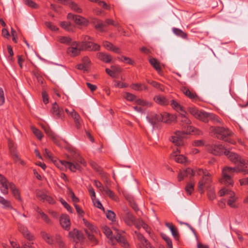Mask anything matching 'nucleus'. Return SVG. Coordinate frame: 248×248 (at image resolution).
<instances>
[{
    "mask_svg": "<svg viewBox=\"0 0 248 248\" xmlns=\"http://www.w3.org/2000/svg\"><path fill=\"white\" fill-rule=\"evenodd\" d=\"M124 97L129 101H133L136 99V96L129 93H126L124 94Z\"/></svg>",
    "mask_w": 248,
    "mask_h": 248,
    "instance_id": "nucleus-58",
    "label": "nucleus"
},
{
    "mask_svg": "<svg viewBox=\"0 0 248 248\" xmlns=\"http://www.w3.org/2000/svg\"><path fill=\"white\" fill-rule=\"evenodd\" d=\"M115 239L117 242L122 244L125 248H129V245L124 237L118 234L115 236Z\"/></svg>",
    "mask_w": 248,
    "mask_h": 248,
    "instance_id": "nucleus-36",
    "label": "nucleus"
},
{
    "mask_svg": "<svg viewBox=\"0 0 248 248\" xmlns=\"http://www.w3.org/2000/svg\"><path fill=\"white\" fill-rule=\"evenodd\" d=\"M47 195V193L44 191L39 190L36 192L37 197L39 198L40 200H41L44 202H45V200Z\"/></svg>",
    "mask_w": 248,
    "mask_h": 248,
    "instance_id": "nucleus-47",
    "label": "nucleus"
},
{
    "mask_svg": "<svg viewBox=\"0 0 248 248\" xmlns=\"http://www.w3.org/2000/svg\"><path fill=\"white\" fill-rule=\"evenodd\" d=\"M0 203L1 204L3 208L12 209L13 207L12 206L10 201L4 199L3 197L0 196Z\"/></svg>",
    "mask_w": 248,
    "mask_h": 248,
    "instance_id": "nucleus-38",
    "label": "nucleus"
},
{
    "mask_svg": "<svg viewBox=\"0 0 248 248\" xmlns=\"http://www.w3.org/2000/svg\"><path fill=\"white\" fill-rule=\"evenodd\" d=\"M197 175H202L198 184V190L200 193L202 194L204 192V189L208 187L212 182L211 175L207 170L201 169H198L197 170Z\"/></svg>",
    "mask_w": 248,
    "mask_h": 248,
    "instance_id": "nucleus-4",
    "label": "nucleus"
},
{
    "mask_svg": "<svg viewBox=\"0 0 248 248\" xmlns=\"http://www.w3.org/2000/svg\"><path fill=\"white\" fill-rule=\"evenodd\" d=\"M105 27H107V25H106V24L104 23V22H102L101 21H98L95 25V29L99 30L101 31H102V29Z\"/></svg>",
    "mask_w": 248,
    "mask_h": 248,
    "instance_id": "nucleus-59",
    "label": "nucleus"
},
{
    "mask_svg": "<svg viewBox=\"0 0 248 248\" xmlns=\"http://www.w3.org/2000/svg\"><path fill=\"white\" fill-rule=\"evenodd\" d=\"M31 128L32 132L36 136V137L38 139L41 140L43 137V134L41 132V131L33 126H32Z\"/></svg>",
    "mask_w": 248,
    "mask_h": 248,
    "instance_id": "nucleus-55",
    "label": "nucleus"
},
{
    "mask_svg": "<svg viewBox=\"0 0 248 248\" xmlns=\"http://www.w3.org/2000/svg\"><path fill=\"white\" fill-rule=\"evenodd\" d=\"M9 148L14 162L16 163H19L24 166L25 165V162L19 157L17 153L16 148L11 141L9 142Z\"/></svg>",
    "mask_w": 248,
    "mask_h": 248,
    "instance_id": "nucleus-12",
    "label": "nucleus"
},
{
    "mask_svg": "<svg viewBox=\"0 0 248 248\" xmlns=\"http://www.w3.org/2000/svg\"><path fill=\"white\" fill-rule=\"evenodd\" d=\"M137 237L141 243L139 245V248H148L149 245L148 242L143 235L139 233L138 234Z\"/></svg>",
    "mask_w": 248,
    "mask_h": 248,
    "instance_id": "nucleus-32",
    "label": "nucleus"
},
{
    "mask_svg": "<svg viewBox=\"0 0 248 248\" xmlns=\"http://www.w3.org/2000/svg\"><path fill=\"white\" fill-rule=\"evenodd\" d=\"M81 45L82 50L98 51L100 48V46L99 45L92 41L85 44H81Z\"/></svg>",
    "mask_w": 248,
    "mask_h": 248,
    "instance_id": "nucleus-16",
    "label": "nucleus"
},
{
    "mask_svg": "<svg viewBox=\"0 0 248 248\" xmlns=\"http://www.w3.org/2000/svg\"><path fill=\"white\" fill-rule=\"evenodd\" d=\"M10 244L13 248H33L31 242H28L27 243L25 244L21 247H20L19 245L17 244L16 242L14 241H10Z\"/></svg>",
    "mask_w": 248,
    "mask_h": 248,
    "instance_id": "nucleus-40",
    "label": "nucleus"
},
{
    "mask_svg": "<svg viewBox=\"0 0 248 248\" xmlns=\"http://www.w3.org/2000/svg\"><path fill=\"white\" fill-rule=\"evenodd\" d=\"M209 131L210 134L215 136L218 139L224 140L232 144L234 143L230 139L232 133L228 128L211 126L209 128Z\"/></svg>",
    "mask_w": 248,
    "mask_h": 248,
    "instance_id": "nucleus-3",
    "label": "nucleus"
},
{
    "mask_svg": "<svg viewBox=\"0 0 248 248\" xmlns=\"http://www.w3.org/2000/svg\"><path fill=\"white\" fill-rule=\"evenodd\" d=\"M136 103L139 105L146 106L147 107H150L152 105L151 102L140 99L136 100Z\"/></svg>",
    "mask_w": 248,
    "mask_h": 248,
    "instance_id": "nucleus-50",
    "label": "nucleus"
},
{
    "mask_svg": "<svg viewBox=\"0 0 248 248\" xmlns=\"http://www.w3.org/2000/svg\"><path fill=\"white\" fill-rule=\"evenodd\" d=\"M51 112L55 118L62 119L64 117V111L62 108H60L56 103L53 104Z\"/></svg>",
    "mask_w": 248,
    "mask_h": 248,
    "instance_id": "nucleus-14",
    "label": "nucleus"
},
{
    "mask_svg": "<svg viewBox=\"0 0 248 248\" xmlns=\"http://www.w3.org/2000/svg\"><path fill=\"white\" fill-rule=\"evenodd\" d=\"M103 232L105 234L106 236L110 239H112V232L111 229L107 227L104 226L102 228Z\"/></svg>",
    "mask_w": 248,
    "mask_h": 248,
    "instance_id": "nucleus-51",
    "label": "nucleus"
},
{
    "mask_svg": "<svg viewBox=\"0 0 248 248\" xmlns=\"http://www.w3.org/2000/svg\"><path fill=\"white\" fill-rule=\"evenodd\" d=\"M166 226L170 229L172 235L174 237L177 239L179 237V233L177 229L174 227V226L172 223L168 222L166 223Z\"/></svg>",
    "mask_w": 248,
    "mask_h": 248,
    "instance_id": "nucleus-34",
    "label": "nucleus"
},
{
    "mask_svg": "<svg viewBox=\"0 0 248 248\" xmlns=\"http://www.w3.org/2000/svg\"><path fill=\"white\" fill-rule=\"evenodd\" d=\"M186 115V112L185 110H183L182 112H180V115L179 116V118L184 123V130L187 129L188 127H193L190 125V121L188 119Z\"/></svg>",
    "mask_w": 248,
    "mask_h": 248,
    "instance_id": "nucleus-21",
    "label": "nucleus"
},
{
    "mask_svg": "<svg viewBox=\"0 0 248 248\" xmlns=\"http://www.w3.org/2000/svg\"><path fill=\"white\" fill-rule=\"evenodd\" d=\"M209 120L213 122L214 124H222L221 119L218 116L212 113H209L208 121Z\"/></svg>",
    "mask_w": 248,
    "mask_h": 248,
    "instance_id": "nucleus-43",
    "label": "nucleus"
},
{
    "mask_svg": "<svg viewBox=\"0 0 248 248\" xmlns=\"http://www.w3.org/2000/svg\"><path fill=\"white\" fill-rule=\"evenodd\" d=\"M208 151L215 155H221L227 150L226 148L220 143L209 144L207 146Z\"/></svg>",
    "mask_w": 248,
    "mask_h": 248,
    "instance_id": "nucleus-8",
    "label": "nucleus"
},
{
    "mask_svg": "<svg viewBox=\"0 0 248 248\" xmlns=\"http://www.w3.org/2000/svg\"><path fill=\"white\" fill-rule=\"evenodd\" d=\"M94 184L102 192H103L105 189H106V187H104L101 183L98 180H94Z\"/></svg>",
    "mask_w": 248,
    "mask_h": 248,
    "instance_id": "nucleus-61",
    "label": "nucleus"
},
{
    "mask_svg": "<svg viewBox=\"0 0 248 248\" xmlns=\"http://www.w3.org/2000/svg\"><path fill=\"white\" fill-rule=\"evenodd\" d=\"M154 100L157 104L162 106H166L169 103L168 99L163 95H156L154 97Z\"/></svg>",
    "mask_w": 248,
    "mask_h": 248,
    "instance_id": "nucleus-30",
    "label": "nucleus"
},
{
    "mask_svg": "<svg viewBox=\"0 0 248 248\" xmlns=\"http://www.w3.org/2000/svg\"><path fill=\"white\" fill-rule=\"evenodd\" d=\"M18 229L27 239L29 240H33V236L31 234L26 227L19 224L18 225Z\"/></svg>",
    "mask_w": 248,
    "mask_h": 248,
    "instance_id": "nucleus-27",
    "label": "nucleus"
},
{
    "mask_svg": "<svg viewBox=\"0 0 248 248\" xmlns=\"http://www.w3.org/2000/svg\"><path fill=\"white\" fill-rule=\"evenodd\" d=\"M57 243L59 248H64L65 244L62 240V237L59 234H56L55 236V243Z\"/></svg>",
    "mask_w": 248,
    "mask_h": 248,
    "instance_id": "nucleus-46",
    "label": "nucleus"
},
{
    "mask_svg": "<svg viewBox=\"0 0 248 248\" xmlns=\"http://www.w3.org/2000/svg\"><path fill=\"white\" fill-rule=\"evenodd\" d=\"M170 105L172 108H173L177 111H180V112H181L183 111V110H184L183 107L176 101L174 100H172L170 101Z\"/></svg>",
    "mask_w": 248,
    "mask_h": 248,
    "instance_id": "nucleus-41",
    "label": "nucleus"
},
{
    "mask_svg": "<svg viewBox=\"0 0 248 248\" xmlns=\"http://www.w3.org/2000/svg\"><path fill=\"white\" fill-rule=\"evenodd\" d=\"M103 192L112 200L115 201H117L118 200V198L115 194L108 187H106V189H105Z\"/></svg>",
    "mask_w": 248,
    "mask_h": 248,
    "instance_id": "nucleus-37",
    "label": "nucleus"
},
{
    "mask_svg": "<svg viewBox=\"0 0 248 248\" xmlns=\"http://www.w3.org/2000/svg\"><path fill=\"white\" fill-rule=\"evenodd\" d=\"M162 118H161V122L167 123L170 124L172 122L174 121L176 119V117L174 115H170L169 113L164 112L161 114Z\"/></svg>",
    "mask_w": 248,
    "mask_h": 248,
    "instance_id": "nucleus-26",
    "label": "nucleus"
},
{
    "mask_svg": "<svg viewBox=\"0 0 248 248\" xmlns=\"http://www.w3.org/2000/svg\"><path fill=\"white\" fill-rule=\"evenodd\" d=\"M9 186L15 198L18 201H21L19 191L16 185L13 183L10 182V183L9 184Z\"/></svg>",
    "mask_w": 248,
    "mask_h": 248,
    "instance_id": "nucleus-28",
    "label": "nucleus"
},
{
    "mask_svg": "<svg viewBox=\"0 0 248 248\" xmlns=\"http://www.w3.org/2000/svg\"><path fill=\"white\" fill-rule=\"evenodd\" d=\"M69 160L70 161H71L72 162L77 163L80 167V166L78 164V163H80L84 166L86 165V162L85 160L79 155H75L73 158L69 159Z\"/></svg>",
    "mask_w": 248,
    "mask_h": 248,
    "instance_id": "nucleus-31",
    "label": "nucleus"
},
{
    "mask_svg": "<svg viewBox=\"0 0 248 248\" xmlns=\"http://www.w3.org/2000/svg\"><path fill=\"white\" fill-rule=\"evenodd\" d=\"M147 81L148 83L150 84L152 86L155 88L156 89H157L161 91H164L163 86L160 83L155 81H150L149 80H147Z\"/></svg>",
    "mask_w": 248,
    "mask_h": 248,
    "instance_id": "nucleus-48",
    "label": "nucleus"
},
{
    "mask_svg": "<svg viewBox=\"0 0 248 248\" xmlns=\"http://www.w3.org/2000/svg\"><path fill=\"white\" fill-rule=\"evenodd\" d=\"M162 238L166 242L169 248H172V244L171 240L167 235L164 234L162 235Z\"/></svg>",
    "mask_w": 248,
    "mask_h": 248,
    "instance_id": "nucleus-62",
    "label": "nucleus"
},
{
    "mask_svg": "<svg viewBox=\"0 0 248 248\" xmlns=\"http://www.w3.org/2000/svg\"><path fill=\"white\" fill-rule=\"evenodd\" d=\"M219 194L221 197L225 195H228L229 199L227 202L228 205L232 208H235L236 207L234 204V202L236 201V198L234 196V193L233 191L229 189L224 188L219 191Z\"/></svg>",
    "mask_w": 248,
    "mask_h": 248,
    "instance_id": "nucleus-9",
    "label": "nucleus"
},
{
    "mask_svg": "<svg viewBox=\"0 0 248 248\" xmlns=\"http://www.w3.org/2000/svg\"><path fill=\"white\" fill-rule=\"evenodd\" d=\"M198 170V169H196L194 170L190 168H188L185 170V173H186V175L188 177H191L197 174V170Z\"/></svg>",
    "mask_w": 248,
    "mask_h": 248,
    "instance_id": "nucleus-53",
    "label": "nucleus"
},
{
    "mask_svg": "<svg viewBox=\"0 0 248 248\" xmlns=\"http://www.w3.org/2000/svg\"><path fill=\"white\" fill-rule=\"evenodd\" d=\"M172 31L176 35L184 39L187 38V34L178 28H173L172 29Z\"/></svg>",
    "mask_w": 248,
    "mask_h": 248,
    "instance_id": "nucleus-39",
    "label": "nucleus"
},
{
    "mask_svg": "<svg viewBox=\"0 0 248 248\" xmlns=\"http://www.w3.org/2000/svg\"><path fill=\"white\" fill-rule=\"evenodd\" d=\"M82 50L81 45L79 46L78 42L73 41L67 48V53L72 57H75L78 55Z\"/></svg>",
    "mask_w": 248,
    "mask_h": 248,
    "instance_id": "nucleus-10",
    "label": "nucleus"
},
{
    "mask_svg": "<svg viewBox=\"0 0 248 248\" xmlns=\"http://www.w3.org/2000/svg\"><path fill=\"white\" fill-rule=\"evenodd\" d=\"M96 56L99 60L105 63H109L112 60V56L110 55L103 52L97 53Z\"/></svg>",
    "mask_w": 248,
    "mask_h": 248,
    "instance_id": "nucleus-25",
    "label": "nucleus"
},
{
    "mask_svg": "<svg viewBox=\"0 0 248 248\" xmlns=\"http://www.w3.org/2000/svg\"><path fill=\"white\" fill-rule=\"evenodd\" d=\"M181 91L187 97L191 99H195L198 97L197 94L195 92H192L189 89L186 87L183 86L181 88Z\"/></svg>",
    "mask_w": 248,
    "mask_h": 248,
    "instance_id": "nucleus-29",
    "label": "nucleus"
},
{
    "mask_svg": "<svg viewBox=\"0 0 248 248\" xmlns=\"http://www.w3.org/2000/svg\"><path fill=\"white\" fill-rule=\"evenodd\" d=\"M71 116L73 118L75 126L78 129H80L81 128V122L82 120L79 114L74 109H72V112H71Z\"/></svg>",
    "mask_w": 248,
    "mask_h": 248,
    "instance_id": "nucleus-23",
    "label": "nucleus"
},
{
    "mask_svg": "<svg viewBox=\"0 0 248 248\" xmlns=\"http://www.w3.org/2000/svg\"><path fill=\"white\" fill-rule=\"evenodd\" d=\"M106 216L108 219L112 221H113L115 219V214L114 212L111 210L108 211V212L106 214Z\"/></svg>",
    "mask_w": 248,
    "mask_h": 248,
    "instance_id": "nucleus-60",
    "label": "nucleus"
},
{
    "mask_svg": "<svg viewBox=\"0 0 248 248\" xmlns=\"http://www.w3.org/2000/svg\"><path fill=\"white\" fill-rule=\"evenodd\" d=\"M68 19H73L75 22L80 25H87L88 24L87 20L84 17L78 16L75 15L71 13H69L67 15Z\"/></svg>",
    "mask_w": 248,
    "mask_h": 248,
    "instance_id": "nucleus-13",
    "label": "nucleus"
},
{
    "mask_svg": "<svg viewBox=\"0 0 248 248\" xmlns=\"http://www.w3.org/2000/svg\"><path fill=\"white\" fill-rule=\"evenodd\" d=\"M40 212V216L42 219L47 224H51L52 221L48 217L47 215L44 213L42 211H39Z\"/></svg>",
    "mask_w": 248,
    "mask_h": 248,
    "instance_id": "nucleus-57",
    "label": "nucleus"
},
{
    "mask_svg": "<svg viewBox=\"0 0 248 248\" xmlns=\"http://www.w3.org/2000/svg\"><path fill=\"white\" fill-rule=\"evenodd\" d=\"M85 232H86V234L88 235V239L94 244L96 245L98 243V241L96 239V238L95 237L94 235L93 234V233H90L88 231H87L86 229L85 230Z\"/></svg>",
    "mask_w": 248,
    "mask_h": 248,
    "instance_id": "nucleus-54",
    "label": "nucleus"
},
{
    "mask_svg": "<svg viewBox=\"0 0 248 248\" xmlns=\"http://www.w3.org/2000/svg\"><path fill=\"white\" fill-rule=\"evenodd\" d=\"M121 216L124 222L129 226L133 225L135 222V217L127 208L123 209V213Z\"/></svg>",
    "mask_w": 248,
    "mask_h": 248,
    "instance_id": "nucleus-11",
    "label": "nucleus"
},
{
    "mask_svg": "<svg viewBox=\"0 0 248 248\" xmlns=\"http://www.w3.org/2000/svg\"><path fill=\"white\" fill-rule=\"evenodd\" d=\"M131 88L136 91H141L142 90H147V87L144 84L141 83H133L131 85Z\"/></svg>",
    "mask_w": 248,
    "mask_h": 248,
    "instance_id": "nucleus-35",
    "label": "nucleus"
},
{
    "mask_svg": "<svg viewBox=\"0 0 248 248\" xmlns=\"http://www.w3.org/2000/svg\"><path fill=\"white\" fill-rule=\"evenodd\" d=\"M9 183L5 177L0 174V184L1 185L0 191L4 195H7L9 193Z\"/></svg>",
    "mask_w": 248,
    "mask_h": 248,
    "instance_id": "nucleus-18",
    "label": "nucleus"
},
{
    "mask_svg": "<svg viewBox=\"0 0 248 248\" xmlns=\"http://www.w3.org/2000/svg\"><path fill=\"white\" fill-rule=\"evenodd\" d=\"M24 2L26 5L32 8L38 9L39 8V5L31 0H25Z\"/></svg>",
    "mask_w": 248,
    "mask_h": 248,
    "instance_id": "nucleus-56",
    "label": "nucleus"
},
{
    "mask_svg": "<svg viewBox=\"0 0 248 248\" xmlns=\"http://www.w3.org/2000/svg\"><path fill=\"white\" fill-rule=\"evenodd\" d=\"M46 26L52 31H57L58 28L50 22H46L45 23Z\"/></svg>",
    "mask_w": 248,
    "mask_h": 248,
    "instance_id": "nucleus-64",
    "label": "nucleus"
},
{
    "mask_svg": "<svg viewBox=\"0 0 248 248\" xmlns=\"http://www.w3.org/2000/svg\"><path fill=\"white\" fill-rule=\"evenodd\" d=\"M149 62L151 65L158 72L161 71L159 62L154 58H151L149 59Z\"/></svg>",
    "mask_w": 248,
    "mask_h": 248,
    "instance_id": "nucleus-33",
    "label": "nucleus"
},
{
    "mask_svg": "<svg viewBox=\"0 0 248 248\" xmlns=\"http://www.w3.org/2000/svg\"><path fill=\"white\" fill-rule=\"evenodd\" d=\"M69 237L73 239V240L77 243L82 241L84 239L83 233L80 231L76 229L69 232Z\"/></svg>",
    "mask_w": 248,
    "mask_h": 248,
    "instance_id": "nucleus-15",
    "label": "nucleus"
},
{
    "mask_svg": "<svg viewBox=\"0 0 248 248\" xmlns=\"http://www.w3.org/2000/svg\"><path fill=\"white\" fill-rule=\"evenodd\" d=\"M240 172H244L245 173H248V170L244 169H240L238 167H225L222 170V178L221 183L226 185H232L233 181L232 179V176L235 172L238 173Z\"/></svg>",
    "mask_w": 248,
    "mask_h": 248,
    "instance_id": "nucleus-2",
    "label": "nucleus"
},
{
    "mask_svg": "<svg viewBox=\"0 0 248 248\" xmlns=\"http://www.w3.org/2000/svg\"><path fill=\"white\" fill-rule=\"evenodd\" d=\"M55 163L56 166L61 170L63 169L64 167L68 168L71 171L75 172L77 170H81V167L77 163L72 162L70 160L69 161L59 160L56 161Z\"/></svg>",
    "mask_w": 248,
    "mask_h": 248,
    "instance_id": "nucleus-7",
    "label": "nucleus"
},
{
    "mask_svg": "<svg viewBox=\"0 0 248 248\" xmlns=\"http://www.w3.org/2000/svg\"><path fill=\"white\" fill-rule=\"evenodd\" d=\"M90 164L91 167L93 169L95 170L98 172L100 174H103V171L102 168L99 167L95 162L93 161H91L90 162Z\"/></svg>",
    "mask_w": 248,
    "mask_h": 248,
    "instance_id": "nucleus-49",
    "label": "nucleus"
},
{
    "mask_svg": "<svg viewBox=\"0 0 248 248\" xmlns=\"http://www.w3.org/2000/svg\"><path fill=\"white\" fill-rule=\"evenodd\" d=\"M41 235L43 239L48 244L53 245L55 244V239L50 234L45 231H41Z\"/></svg>",
    "mask_w": 248,
    "mask_h": 248,
    "instance_id": "nucleus-24",
    "label": "nucleus"
},
{
    "mask_svg": "<svg viewBox=\"0 0 248 248\" xmlns=\"http://www.w3.org/2000/svg\"><path fill=\"white\" fill-rule=\"evenodd\" d=\"M161 118H162L161 114L151 113L146 117L149 122L153 125V127L155 125L159 122H161Z\"/></svg>",
    "mask_w": 248,
    "mask_h": 248,
    "instance_id": "nucleus-19",
    "label": "nucleus"
},
{
    "mask_svg": "<svg viewBox=\"0 0 248 248\" xmlns=\"http://www.w3.org/2000/svg\"><path fill=\"white\" fill-rule=\"evenodd\" d=\"M68 5L72 10L78 13H81L82 11V9L77 3L74 2L70 1Z\"/></svg>",
    "mask_w": 248,
    "mask_h": 248,
    "instance_id": "nucleus-45",
    "label": "nucleus"
},
{
    "mask_svg": "<svg viewBox=\"0 0 248 248\" xmlns=\"http://www.w3.org/2000/svg\"><path fill=\"white\" fill-rule=\"evenodd\" d=\"M118 59L122 62H125L130 65H134L135 64L134 62L129 57L123 56L121 57H118Z\"/></svg>",
    "mask_w": 248,
    "mask_h": 248,
    "instance_id": "nucleus-52",
    "label": "nucleus"
},
{
    "mask_svg": "<svg viewBox=\"0 0 248 248\" xmlns=\"http://www.w3.org/2000/svg\"><path fill=\"white\" fill-rule=\"evenodd\" d=\"M194 183L191 182L188 183L185 187V190L187 195H190L194 191Z\"/></svg>",
    "mask_w": 248,
    "mask_h": 248,
    "instance_id": "nucleus-44",
    "label": "nucleus"
},
{
    "mask_svg": "<svg viewBox=\"0 0 248 248\" xmlns=\"http://www.w3.org/2000/svg\"><path fill=\"white\" fill-rule=\"evenodd\" d=\"M9 183L5 177L0 174V184L1 185L0 191L4 195H7L9 193Z\"/></svg>",
    "mask_w": 248,
    "mask_h": 248,
    "instance_id": "nucleus-17",
    "label": "nucleus"
},
{
    "mask_svg": "<svg viewBox=\"0 0 248 248\" xmlns=\"http://www.w3.org/2000/svg\"><path fill=\"white\" fill-rule=\"evenodd\" d=\"M192 133L197 135L202 134V131L199 129L195 127H188L187 129L176 131L174 135L170 137V140L175 145L180 146L183 144V139L185 137V136Z\"/></svg>",
    "mask_w": 248,
    "mask_h": 248,
    "instance_id": "nucleus-1",
    "label": "nucleus"
},
{
    "mask_svg": "<svg viewBox=\"0 0 248 248\" xmlns=\"http://www.w3.org/2000/svg\"><path fill=\"white\" fill-rule=\"evenodd\" d=\"M225 155L232 162L237 165L238 167H244L247 164V161L242 158L240 155L236 153L226 150Z\"/></svg>",
    "mask_w": 248,
    "mask_h": 248,
    "instance_id": "nucleus-5",
    "label": "nucleus"
},
{
    "mask_svg": "<svg viewBox=\"0 0 248 248\" xmlns=\"http://www.w3.org/2000/svg\"><path fill=\"white\" fill-rule=\"evenodd\" d=\"M59 41L62 44L70 45L72 43V39L68 36H60L59 37Z\"/></svg>",
    "mask_w": 248,
    "mask_h": 248,
    "instance_id": "nucleus-42",
    "label": "nucleus"
},
{
    "mask_svg": "<svg viewBox=\"0 0 248 248\" xmlns=\"http://www.w3.org/2000/svg\"><path fill=\"white\" fill-rule=\"evenodd\" d=\"M180 151L177 148L176 151L170 155V157L178 163H183L186 161V157L183 155H178Z\"/></svg>",
    "mask_w": 248,
    "mask_h": 248,
    "instance_id": "nucleus-22",
    "label": "nucleus"
},
{
    "mask_svg": "<svg viewBox=\"0 0 248 248\" xmlns=\"http://www.w3.org/2000/svg\"><path fill=\"white\" fill-rule=\"evenodd\" d=\"M61 226L65 230L68 231L70 229V220L69 217L66 215H62L60 218Z\"/></svg>",
    "mask_w": 248,
    "mask_h": 248,
    "instance_id": "nucleus-20",
    "label": "nucleus"
},
{
    "mask_svg": "<svg viewBox=\"0 0 248 248\" xmlns=\"http://www.w3.org/2000/svg\"><path fill=\"white\" fill-rule=\"evenodd\" d=\"M88 191L92 201H93L95 199V193L93 187L91 186H89Z\"/></svg>",
    "mask_w": 248,
    "mask_h": 248,
    "instance_id": "nucleus-63",
    "label": "nucleus"
},
{
    "mask_svg": "<svg viewBox=\"0 0 248 248\" xmlns=\"http://www.w3.org/2000/svg\"><path fill=\"white\" fill-rule=\"evenodd\" d=\"M188 111L197 119L204 123L208 122V117L210 113L199 110L195 107H189L188 108Z\"/></svg>",
    "mask_w": 248,
    "mask_h": 248,
    "instance_id": "nucleus-6",
    "label": "nucleus"
}]
</instances>
